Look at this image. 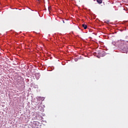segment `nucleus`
I'll list each match as a JSON object with an SVG mask.
<instances>
[{"instance_id":"1","label":"nucleus","mask_w":128,"mask_h":128,"mask_svg":"<svg viewBox=\"0 0 128 128\" xmlns=\"http://www.w3.org/2000/svg\"><path fill=\"white\" fill-rule=\"evenodd\" d=\"M40 124L38 122V121H34L32 124V128H40Z\"/></svg>"},{"instance_id":"2","label":"nucleus","mask_w":128,"mask_h":128,"mask_svg":"<svg viewBox=\"0 0 128 128\" xmlns=\"http://www.w3.org/2000/svg\"><path fill=\"white\" fill-rule=\"evenodd\" d=\"M82 26L84 28V30H86V28H88V26L85 24H82Z\"/></svg>"},{"instance_id":"3","label":"nucleus","mask_w":128,"mask_h":128,"mask_svg":"<svg viewBox=\"0 0 128 128\" xmlns=\"http://www.w3.org/2000/svg\"><path fill=\"white\" fill-rule=\"evenodd\" d=\"M97 2H98V4H102V0H96Z\"/></svg>"},{"instance_id":"4","label":"nucleus","mask_w":128,"mask_h":128,"mask_svg":"<svg viewBox=\"0 0 128 128\" xmlns=\"http://www.w3.org/2000/svg\"><path fill=\"white\" fill-rule=\"evenodd\" d=\"M50 8H48V11L50 12Z\"/></svg>"},{"instance_id":"5","label":"nucleus","mask_w":128,"mask_h":128,"mask_svg":"<svg viewBox=\"0 0 128 128\" xmlns=\"http://www.w3.org/2000/svg\"><path fill=\"white\" fill-rule=\"evenodd\" d=\"M62 22L64 24V20H62Z\"/></svg>"},{"instance_id":"6","label":"nucleus","mask_w":128,"mask_h":128,"mask_svg":"<svg viewBox=\"0 0 128 128\" xmlns=\"http://www.w3.org/2000/svg\"><path fill=\"white\" fill-rule=\"evenodd\" d=\"M36 74H35V76H36Z\"/></svg>"},{"instance_id":"7","label":"nucleus","mask_w":128,"mask_h":128,"mask_svg":"<svg viewBox=\"0 0 128 128\" xmlns=\"http://www.w3.org/2000/svg\"><path fill=\"white\" fill-rule=\"evenodd\" d=\"M38 0V2H40V0Z\"/></svg>"}]
</instances>
